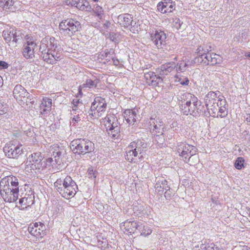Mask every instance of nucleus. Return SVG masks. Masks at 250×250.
Instances as JSON below:
<instances>
[{
    "instance_id": "obj_1",
    "label": "nucleus",
    "mask_w": 250,
    "mask_h": 250,
    "mask_svg": "<svg viewBox=\"0 0 250 250\" xmlns=\"http://www.w3.org/2000/svg\"><path fill=\"white\" fill-rule=\"evenodd\" d=\"M62 48L53 37L43 39L37 54L49 64H55L61 57Z\"/></svg>"
},
{
    "instance_id": "obj_2",
    "label": "nucleus",
    "mask_w": 250,
    "mask_h": 250,
    "mask_svg": "<svg viewBox=\"0 0 250 250\" xmlns=\"http://www.w3.org/2000/svg\"><path fill=\"white\" fill-rule=\"evenodd\" d=\"M176 67V63L169 62L162 65L157 70V75L154 72L149 71L144 73V78L146 83L152 86H156L162 83L163 80Z\"/></svg>"
},
{
    "instance_id": "obj_3",
    "label": "nucleus",
    "mask_w": 250,
    "mask_h": 250,
    "mask_svg": "<svg viewBox=\"0 0 250 250\" xmlns=\"http://www.w3.org/2000/svg\"><path fill=\"white\" fill-rule=\"evenodd\" d=\"M147 147L146 143L143 139H138L131 142L126 148V160L129 162L137 163L138 160L143 158Z\"/></svg>"
},
{
    "instance_id": "obj_4",
    "label": "nucleus",
    "mask_w": 250,
    "mask_h": 250,
    "mask_svg": "<svg viewBox=\"0 0 250 250\" xmlns=\"http://www.w3.org/2000/svg\"><path fill=\"white\" fill-rule=\"evenodd\" d=\"M54 186L58 191L66 199L73 197L78 190L76 182L70 176H66L64 179H58L54 183Z\"/></svg>"
},
{
    "instance_id": "obj_5",
    "label": "nucleus",
    "mask_w": 250,
    "mask_h": 250,
    "mask_svg": "<svg viewBox=\"0 0 250 250\" xmlns=\"http://www.w3.org/2000/svg\"><path fill=\"white\" fill-rule=\"evenodd\" d=\"M70 147L75 154L84 155L93 152L94 144L86 139H77L71 142Z\"/></svg>"
},
{
    "instance_id": "obj_6",
    "label": "nucleus",
    "mask_w": 250,
    "mask_h": 250,
    "mask_svg": "<svg viewBox=\"0 0 250 250\" xmlns=\"http://www.w3.org/2000/svg\"><path fill=\"white\" fill-rule=\"evenodd\" d=\"M59 28L61 34L70 37L76 32L80 31L82 29V26L79 21L70 18L62 20L60 23Z\"/></svg>"
},
{
    "instance_id": "obj_7",
    "label": "nucleus",
    "mask_w": 250,
    "mask_h": 250,
    "mask_svg": "<svg viewBox=\"0 0 250 250\" xmlns=\"http://www.w3.org/2000/svg\"><path fill=\"white\" fill-rule=\"evenodd\" d=\"M104 125L108 135L112 138H117L121 130L120 125L115 115L110 114L104 118Z\"/></svg>"
},
{
    "instance_id": "obj_8",
    "label": "nucleus",
    "mask_w": 250,
    "mask_h": 250,
    "mask_svg": "<svg viewBox=\"0 0 250 250\" xmlns=\"http://www.w3.org/2000/svg\"><path fill=\"white\" fill-rule=\"evenodd\" d=\"M151 39L153 43L158 48L170 51L171 50L169 45H167L166 40V34L161 29H156L151 33Z\"/></svg>"
},
{
    "instance_id": "obj_9",
    "label": "nucleus",
    "mask_w": 250,
    "mask_h": 250,
    "mask_svg": "<svg viewBox=\"0 0 250 250\" xmlns=\"http://www.w3.org/2000/svg\"><path fill=\"white\" fill-rule=\"evenodd\" d=\"M211 51V46L203 44L198 47L196 49V56L194 59L195 63L207 66L209 64L208 55Z\"/></svg>"
},
{
    "instance_id": "obj_10",
    "label": "nucleus",
    "mask_w": 250,
    "mask_h": 250,
    "mask_svg": "<svg viewBox=\"0 0 250 250\" xmlns=\"http://www.w3.org/2000/svg\"><path fill=\"white\" fill-rule=\"evenodd\" d=\"M197 151L198 149L195 146L188 144L181 143L178 146V152L179 153V155L187 163L190 162L192 157L198 158L196 156Z\"/></svg>"
},
{
    "instance_id": "obj_11",
    "label": "nucleus",
    "mask_w": 250,
    "mask_h": 250,
    "mask_svg": "<svg viewBox=\"0 0 250 250\" xmlns=\"http://www.w3.org/2000/svg\"><path fill=\"white\" fill-rule=\"evenodd\" d=\"M14 98L19 102L23 103H30L33 104L34 101L32 95L30 94L21 85L17 84L13 90Z\"/></svg>"
},
{
    "instance_id": "obj_12",
    "label": "nucleus",
    "mask_w": 250,
    "mask_h": 250,
    "mask_svg": "<svg viewBox=\"0 0 250 250\" xmlns=\"http://www.w3.org/2000/svg\"><path fill=\"white\" fill-rule=\"evenodd\" d=\"M107 104L104 99L101 97H96L94 101L92 103L90 107V113L93 116L96 117L102 116V113L106 109Z\"/></svg>"
},
{
    "instance_id": "obj_13",
    "label": "nucleus",
    "mask_w": 250,
    "mask_h": 250,
    "mask_svg": "<svg viewBox=\"0 0 250 250\" xmlns=\"http://www.w3.org/2000/svg\"><path fill=\"white\" fill-rule=\"evenodd\" d=\"M42 157L40 152H36L29 156L25 163V168L28 170L40 169L42 167Z\"/></svg>"
},
{
    "instance_id": "obj_14",
    "label": "nucleus",
    "mask_w": 250,
    "mask_h": 250,
    "mask_svg": "<svg viewBox=\"0 0 250 250\" xmlns=\"http://www.w3.org/2000/svg\"><path fill=\"white\" fill-rule=\"evenodd\" d=\"M3 151L8 158L13 159H18L23 152L22 145H15L13 143L6 144L3 147Z\"/></svg>"
},
{
    "instance_id": "obj_15",
    "label": "nucleus",
    "mask_w": 250,
    "mask_h": 250,
    "mask_svg": "<svg viewBox=\"0 0 250 250\" xmlns=\"http://www.w3.org/2000/svg\"><path fill=\"white\" fill-rule=\"evenodd\" d=\"M28 231L37 238H42L46 234V227L42 222L30 224L28 227Z\"/></svg>"
},
{
    "instance_id": "obj_16",
    "label": "nucleus",
    "mask_w": 250,
    "mask_h": 250,
    "mask_svg": "<svg viewBox=\"0 0 250 250\" xmlns=\"http://www.w3.org/2000/svg\"><path fill=\"white\" fill-rule=\"evenodd\" d=\"M38 50L36 42L27 41L23 45L22 55L26 59H33L36 57V52Z\"/></svg>"
},
{
    "instance_id": "obj_17",
    "label": "nucleus",
    "mask_w": 250,
    "mask_h": 250,
    "mask_svg": "<svg viewBox=\"0 0 250 250\" xmlns=\"http://www.w3.org/2000/svg\"><path fill=\"white\" fill-rule=\"evenodd\" d=\"M150 125L151 126L152 123L150 122ZM152 123L153 124V127H151L150 128V129L152 130V133L153 135L156 136L155 139L157 142L162 144L165 140L163 136L164 132L163 122L162 121H159L158 123L157 122L156 124H155L154 121H153Z\"/></svg>"
},
{
    "instance_id": "obj_18",
    "label": "nucleus",
    "mask_w": 250,
    "mask_h": 250,
    "mask_svg": "<svg viewBox=\"0 0 250 250\" xmlns=\"http://www.w3.org/2000/svg\"><path fill=\"white\" fill-rule=\"evenodd\" d=\"M2 37L6 42L12 41L15 43H17L22 38L20 31L13 28L4 30Z\"/></svg>"
},
{
    "instance_id": "obj_19",
    "label": "nucleus",
    "mask_w": 250,
    "mask_h": 250,
    "mask_svg": "<svg viewBox=\"0 0 250 250\" xmlns=\"http://www.w3.org/2000/svg\"><path fill=\"white\" fill-rule=\"evenodd\" d=\"M21 197L19 201V207L21 209H27L34 204L35 196L32 192L30 194L26 193L23 197Z\"/></svg>"
},
{
    "instance_id": "obj_20",
    "label": "nucleus",
    "mask_w": 250,
    "mask_h": 250,
    "mask_svg": "<svg viewBox=\"0 0 250 250\" xmlns=\"http://www.w3.org/2000/svg\"><path fill=\"white\" fill-rule=\"evenodd\" d=\"M125 231L127 233H134L141 232L142 229L144 228L141 223H137L135 221H125L124 223Z\"/></svg>"
},
{
    "instance_id": "obj_21",
    "label": "nucleus",
    "mask_w": 250,
    "mask_h": 250,
    "mask_svg": "<svg viewBox=\"0 0 250 250\" xmlns=\"http://www.w3.org/2000/svg\"><path fill=\"white\" fill-rule=\"evenodd\" d=\"M118 19L121 20L123 23H121L125 27H128L129 26H131L130 30L135 33V25L136 22L133 21V16L129 14H125L122 15H120L118 17Z\"/></svg>"
},
{
    "instance_id": "obj_22",
    "label": "nucleus",
    "mask_w": 250,
    "mask_h": 250,
    "mask_svg": "<svg viewBox=\"0 0 250 250\" xmlns=\"http://www.w3.org/2000/svg\"><path fill=\"white\" fill-rule=\"evenodd\" d=\"M157 9L162 13H170L174 9V5L170 0H165L159 2L157 6Z\"/></svg>"
},
{
    "instance_id": "obj_23",
    "label": "nucleus",
    "mask_w": 250,
    "mask_h": 250,
    "mask_svg": "<svg viewBox=\"0 0 250 250\" xmlns=\"http://www.w3.org/2000/svg\"><path fill=\"white\" fill-rule=\"evenodd\" d=\"M4 185H10L11 189L14 191H19L18 180L15 176H9L2 179L0 183V185L2 187Z\"/></svg>"
},
{
    "instance_id": "obj_24",
    "label": "nucleus",
    "mask_w": 250,
    "mask_h": 250,
    "mask_svg": "<svg viewBox=\"0 0 250 250\" xmlns=\"http://www.w3.org/2000/svg\"><path fill=\"white\" fill-rule=\"evenodd\" d=\"M155 186L156 191L159 195L163 193L164 189H167L169 186L167 184V181L162 176H158L156 178V182Z\"/></svg>"
},
{
    "instance_id": "obj_25",
    "label": "nucleus",
    "mask_w": 250,
    "mask_h": 250,
    "mask_svg": "<svg viewBox=\"0 0 250 250\" xmlns=\"http://www.w3.org/2000/svg\"><path fill=\"white\" fill-rule=\"evenodd\" d=\"M52 99L44 97L40 105V113L42 115L47 114L51 110Z\"/></svg>"
},
{
    "instance_id": "obj_26",
    "label": "nucleus",
    "mask_w": 250,
    "mask_h": 250,
    "mask_svg": "<svg viewBox=\"0 0 250 250\" xmlns=\"http://www.w3.org/2000/svg\"><path fill=\"white\" fill-rule=\"evenodd\" d=\"M124 117L129 125L135 122L137 119V115L134 109H126L124 112Z\"/></svg>"
},
{
    "instance_id": "obj_27",
    "label": "nucleus",
    "mask_w": 250,
    "mask_h": 250,
    "mask_svg": "<svg viewBox=\"0 0 250 250\" xmlns=\"http://www.w3.org/2000/svg\"><path fill=\"white\" fill-rule=\"evenodd\" d=\"M220 94H221L219 91L216 92L213 91L209 92L205 97L206 106H208L209 104H214L213 102H217Z\"/></svg>"
},
{
    "instance_id": "obj_28",
    "label": "nucleus",
    "mask_w": 250,
    "mask_h": 250,
    "mask_svg": "<svg viewBox=\"0 0 250 250\" xmlns=\"http://www.w3.org/2000/svg\"><path fill=\"white\" fill-rule=\"evenodd\" d=\"M214 104H210L206 106L210 115L213 117H218V109H219V103L213 102Z\"/></svg>"
},
{
    "instance_id": "obj_29",
    "label": "nucleus",
    "mask_w": 250,
    "mask_h": 250,
    "mask_svg": "<svg viewBox=\"0 0 250 250\" xmlns=\"http://www.w3.org/2000/svg\"><path fill=\"white\" fill-rule=\"evenodd\" d=\"M52 153L53 158H51L52 160L54 161L57 164L60 165L62 161V154L60 149L57 147Z\"/></svg>"
},
{
    "instance_id": "obj_30",
    "label": "nucleus",
    "mask_w": 250,
    "mask_h": 250,
    "mask_svg": "<svg viewBox=\"0 0 250 250\" xmlns=\"http://www.w3.org/2000/svg\"><path fill=\"white\" fill-rule=\"evenodd\" d=\"M181 101L183 100H190L192 104L195 106H197V102L199 101L198 98L193 94L190 93L186 92L181 96Z\"/></svg>"
},
{
    "instance_id": "obj_31",
    "label": "nucleus",
    "mask_w": 250,
    "mask_h": 250,
    "mask_svg": "<svg viewBox=\"0 0 250 250\" xmlns=\"http://www.w3.org/2000/svg\"><path fill=\"white\" fill-rule=\"evenodd\" d=\"M209 58L210 60H209V64L210 65H215L217 63H220L222 62L221 57L215 53H209Z\"/></svg>"
},
{
    "instance_id": "obj_32",
    "label": "nucleus",
    "mask_w": 250,
    "mask_h": 250,
    "mask_svg": "<svg viewBox=\"0 0 250 250\" xmlns=\"http://www.w3.org/2000/svg\"><path fill=\"white\" fill-rule=\"evenodd\" d=\"M93 10L95 16H96L100 20H102L103 19L104 14V10L101 6L98 5H95Z\"/></svg>"
},
{
    "instance_id": "obj_33",
    "label": "nucleus",
    "mask_w": 250,
    "mask_h": 250,
    "mask_svg": "<svg viewBox=\"0 0 250 250\" xmlns=\"http://www.w3.org/2000/svg\"><path fill=\"white\" fill-rule=\"evenodd\" d=\"M99 82V80L95 79L94 80L91 79H87L86 80L84 83H83L82 85V87L83 88H92L96 87L97 86V84Z\"/></svg>"
},
{
    "instance_id": "obj_34",
    "label": "nucleus",
    "mask_w": 250,
    "mask_h": 250,
    "mask_svg": "<svg viewBox=\"0 0 250 250\" xmlns=\"http://www.w3.org/2000/svg\"><path fill=\"white\" fill-rule=\"evenodd\" d=\"M196 112L197 113H199V108H197V106H195L194 104H192L190 106H189L188 108V110L186 109L183 111L184 114L188 115V114L194 116L196 115Z\"/></svg>"
},
{
    "instance_id": "obj_35",
    "label": "nucleus",
    "mask_w": 250,
    "mask_h": 250,
    "mask_svg": "<svg viewBox=\"0 0 250 250\" xmlns=\"http://www.w3.org/2000/svg\"><path fill=\"white\" fill-rule=\"evenodd\" d=\"M244 162L245 160L243 157H238L234 163L235 167L239 170L241 169L242 168L244 167Z\"/></svg>"
},
{
    "instance_id": "obj_36",
    "label": "nucleus",
    "mask_w": 250,
    "mask_h": 250,
    "mask_svg": "<svg viewBox=\"0 0 250 250\" xmlns=\"http://www.w3.org/2000/svg\"><path fill=\"white\" fill-rule=\"evenodd\" d=\"M187 66L188 64L186 62H182L180 63H177L176 64L175 68H176L177 72H183L186 71Z\"/></svg>"
},
{
    "instance_id": "obj_37",
    "label": "nucleus",
    "mask_w": 250,
    "mask_h": 250,
    "mask_svg": "<svg viewBox=\"0 0 250 250\" xmlns=\"http://www.w3.org/2000/svg\"><path fill=\"white\" fill-rule=\"evenodd\" d=\"M14 4V2L13 0H6V3L2 8L5 10L9 9L10 11H13L14 10H15V8L13 7Z\"/></svg>"
},
{
    "instance_id": "obj_38",
    "label": "nucleus",
    "mask_w": 250,
    "mask_h": 250,
    "mask_svg": "<svg viewBox=\"0 0 250 250\" xmlns=\"http://www.w3.org/2000/svg\"><path fill=\"white\" fill-rule=\"evenodd\" d=\"M219 117L220 118H224L228 115V111L227 107H219L218 110Z\"/></svg>"
},
{
    "instance_id": "obj_39",
    "label": "nucleus",
    "mask_w": 250,
    "mask_h": 250,
    "mask_svg": "<svg viewBox=\"0 0 250 250\" xmlns=\"http://www.w3.org/2000/svg\"><path fill=\"white\" fill-rule=\"evenodd\" d=\"M210 243H211L208 242L207 240H202L200 244V249L198 250H208V248L210 247Z\"/></svg>"
},
{
    "instance_id": "obj_40",
    "label": "nucleus",
    "mask_w": 250,
    "mask_h": 250,
    "mask_svg": "<svg viewBox=\"0 0 250 250\" xmlns=\"http://www.w3.org/2000/svg\"><path fill=\"white\" fill-rule=\"evenodd\" d=\"M217 102L219 103V107H227L226 100L222 94L219 95V97H218V99H217Z\"/></svg>"
},
{
    "instance_id": "obj_41",
    "label": "nucleus",
    "mask_w": 250,
    "mask_h": 250,
    "mask_svg": "<svg viewBox=\"0 0 250 250\" xmlns=\"http://www.w3.org/2000/svg\"><path fill=\"white\" fill-rule=\"evenodd\" d=\"M88 176L89 178L94 179L97 176V172L96 170H94L92 167H89L87 170Z\"/></svg>"
},
{
    "instance_id": "obj_42",
    "label": "nucleus",
    "mask_w": 250,
    "mask_h": 250,
    "mask_svg": "<svg viewBox=\"0 0 250 250\" xmlns=\"http://www.w3.org/2000/svg\"><path fill=\"white\" fill-rule=\"evenodd\" d=\"M182 24L183 22H182L179 19L175 18L173 19V26L177 29H179L181 28Z\"/></svg>"
},
{
    "instance_id": "obj_43",
    "label": "nucleus",
    "mask_w": 250,
    "mask_h": 250,
    "mask_svg": "<svg viewBox=\"0 0 250 250\" xmlns=\"http://www.w3.org/2000/svg\"><path fill=\"white\" fill-rule=\"evenodd\" d=\"M72 104L74 105V107H80L83 105V104L80 99H74L71 102Z\"/></svg>"
},
{
    "instance_id": "obj_44",
    "label": "nucleus",
    "mask_w": 250,
    "mask_h": 250,
    "mask_svg": "<svg viewBox=\"0 0 250 250\" xmlns=\"http://www.w3.org/2000/svg\"><path fill=\"white\" fill-rule=\"evenodd\" d=\"M165 190L166 191L165 192V197L167 200H168L171 198L172 191L170 187L167 188V189H166Z\"/></svg>"
},
{
    "instance_id": "obj_45",
    "label": "nucleus",
    "mask_w": 250,
    "mask_h": 250,
    "mask_svg": "<svg viewBox=\"0 0 250 250\" xmlns=\"http://www.w3.org/2000/svg\"><path fill=\"white\" fill-rule=\"evenodd\" d=\"M111 53H112V54L114 53V50L113 49H110V50L106 49L103 53V54L102 55V56L104 58H107V57L111 55Z\"/></svg>"
},
{
    "instance_id": "obj_46",
    "label": "nucleus",
    "mask_w": 250,
    "mask_h": 250,
    "mask_svg": "<svg viewBox=\"0 0 250 250\" xmlns=\"http://www.w3.org/2000/svg\"><path fill=\"white\" fill-rule=\"evenodd\" d=\"M9 64L6 62L0 61V69H4L8 67Z\"/></svg>"
},
{
    "instance_id": "obj_47",
    "label": "nucleus",
    "mask_w": 250,
    "mask_h": 250,
    "mask_svg": "<svg viewBox=\"0 0 250 250\" xmlns=\"http://www.w3.org/2000/svg\"><path fill=\"white\" fill-rule=\"evenodd\" d=\"M180 83L183 85H188L189 83L188 78H186L184 80H182L181 79L179 80Z\"/></svg>"
},
{
    "instance_id": "obj_48",
    "label": "nucleus",
    "mask_w": 250,
    "mask_h": 250,
    "mask_svg": "<svg viewBox=\"0 0 250 250\" xmlns=\"http://www.w3.org/2000/svg\"><path fill=\"white\" fill-rule=\"evenodd\" d=\"M70 4L74 7H78L80 6L79 3V0H72L71 1H70Z\"/></svg>"
},
{
    "instance_id": "obj_49",
    "label": "nucleus",
    "mask_w": 250,
    "mask_h": 250,
    "mask_svg": "<svg viewBox=\"0 0 250 250\" xmlns=\"http://www.w3.org/2000/svg\"><path fill=\"white\" fill-rule=\"evenodd\" d=\"M182 102H185V105H186V106H185V108L186 109L187 107L188 108L189 106H190L191 105V102L190 101V100L189 99H188V100H183L182 101H181Z\"/></svg>"
},
{
    "instance_id": "obj_50",
    "label": "nucleus",
    "mask_w": 250,
    "mask_h": 250,
    "mask_svg": "<svg viewBox=\"0 0 250 250\" xmlns=\"http://www.w3.org/2000/svg\"><path fill=\"white\" fill-rule=\"evenodd\" d=\"M110 25H111V23L109 21H104V23L103 24V27L105 29H108L110 27Z\"/></svg>"
},
{
    "instance_id": "obj_51",
    "label": "nucleus",
    "mask_w": 250,
    "mask_h": 250,
    "mask_svg": "<svg viewBox=\"0 0 250 250\" xmlns=\"http://www.w3.org/2000/svg\"><path fill=\"white\" fill-rule=\"evenodd\" d=\"M152 232V230L150 229H148L147 230V232L146 233L144 231V230L143 229H142V230L141 231V232H139L140 233H141V234L142 235H144L145 236H146L147 235H148L149 234H150Z\"/></svg>"
},
{
    "instance_id": "obj_52",
    "label": "nucleus",
    "mask_w": 250,
    "mask_h": 250,
    "mask_svg": "<svg viewBox=\"0 0 250 250\" xmlns=\"http://www.w3.org/2000/svg\"><path fill=\"white\" fill-rule=\"evenodd\" d=\"M115 36L116 35L114 33H110L109 34V38L113 42H116V39Z\"/></svg>"
},
{
    "instance_id": "obj_53",
    "label": "nucleus",
    "mask_w": 250,
    "mask_h": 250,
    "mask_svg": "<svg viewBox=\"0 0 250 250\" xmlns=\"http://www.w3.org/2000/svg\"><path fill=\"white\" fill-rule=\"evenodd\" d=\"M5 108L3 104L0 102V115L2 114L5 112Z\"/></svg>"
},
{
    "instance_id": "obj_54",
    "label": "nucleus",
    "mask_w": 250,
    "mask_h": 250,
    "mask_svg": "<svg viewBox=\"0 0 250 250\" xmlns=\"http://www.w3.org/2000/svg\"><path fill=\"white\" fill-rule=\"evenodd\" d=\"M208 250H217V248L215 247V246L213 243H211L210 244V247L208 248Z\"/></svg>"
},
{
    "instance_id": "obj_55",
    "label": "nucleus",
    "mask_w": 250,
    "mask_h": 250,
    "mask_svg": "<svg viewBox=\"0 0 250 250\" xmlns=\"http://www.w3.org/2000/svg\"><path fill=\"white\" fill-rule=\"evenodd\" d=\"M245 121L247 122V124L249 125V123H250V114H246L245 116Z\"/></svg>"
},
{
    "instance_id": "obj_56",
    "label": "nucleus",
    "mask_w": 250,
    "mask_h": 250,
    "mask_svg": "<svg viewBox=\"0 0 250 250\" xmlns=\"http://www.w3.org/2000/svg\"><path fill=\"white\" fill-rule=\"evenodd\" d=\"M111 58L112 60L113 64L117 66L119 63V61L117 59H115L113 57H111Z\"/></svg>"
},
{
    "instance_id": "obj_57",
    "label": "nucleus",
    "mask_w": 250,
    "mask_h": 250,
    "mask_svg": "<svg viewBox=\"0 0 250 250\" xmlns=\"http://www.w3.org/2000/svg\"><path fill=\"white\" fill-rule=\"evenodd\" d=\"M203 107H204V106L201 105V102L200 101H198L197 103V108H199V110L201 111V108Z\"/></svg>"
},
{
    "instance_id": "obj_58",
    "label": "nucleus",
    "mask_w": 250,
    "mask_h": 250,
    "mask_svg": "<svg viewBox=\"0 0 250 250\" xmlns=\"http://www.w3.org/2000/svg\"><path fill=\"white\" fill-rule=\"evenodd\" d=\"M81 120L80 119V117L78 115L74 116V117L73 118V122H78L79 121Z\"/></svg>"
},
{
    "instance_id": "obj_59",
    "label": "nucleus",
    "mask_w": 250,
    "mask_h": 250,
    "mask_svg": "<svg viewBox=\"0 0 250 250\" xmlns=\"http://www.w3.org/2000/svg\"><path fill=\"white\" fill-rule=\"evenodd\" d=\"M6 3V0H0V7H3Z\"/></svg>"
},
{
    "instance_id": "obj_60",
    "label": "nucleus",
    "mask_w": 250,
    "mask_h": 250,
    "mask_svg": "<svg viewBox=\"0 0 250 250\" xmlns=\"http://www.w3.org/2000/svg\"><path fill=\"white\" fill-rule=\"evenodd\" d=\"M3 80L2 78L0 76V88L3 86Z\"/></svg>"
},
{
    "instance_id": "obj_61",
    "label": "nucleus",
    "mask_w": 250,
    "mask_h": 250,
    "mask_svg": "<svg viewBox=\"0 0 250 250\" xmlns=\"http://www.w3.org/2000/svg\"><path fill=\"white\" fill-rule=\"evenodd\" d=\"M98 245L99 246V247H103L104 246H105V244L104 245V246H103L102 244L104 243L103 242H102V241H99L98 242Z\"/></svg>"
},
{
    "instance_id": "obj_62",
    "label": "nucleus",
    "mask_w": 250,
    "mask_h": 250,
    "mask_svg": "<svg viewBox=\"0 0 250 250\" xmlns=\"http://www.w3.org/2000/svg\"><path fill=\"white\" fill-rule=\"evenodd\" d=\"M245 57H246L250 58V52H246V53H245Z\"/></svg>"
},
{
    "instance_id": "obj_63",
    "label": "nucleus",
    "mask_w": 250,
    "mask_h": 250,
    "mask_svg": "<svg viewBox=\"0 0 250 250\" xmlns=\"http://www.w3.org/2000/svg\"><path fill=\"white\" fill-rule=\"evenodd\" d=\"M111 57H113V54H111V55L109 56L107 58H106V60H107V61L108 60V61H109L110 60V59H111Z\"/></svg>"
},
{
    "instance_id": "obj_64",
    "label": "nucleus",
    "mask_w": 250,
    "mask_h": 250,
    "mask_svg": "<svg viewBox=\"0 0 250 250\" xmlns=\"http://www.w3.org/2000/svg\"><path fill=\"white\" fill-rule=\"evenodd\" d=\"M242 250H250V249H248V247L244 248Z\"/></svg>"
}]
</instances>
